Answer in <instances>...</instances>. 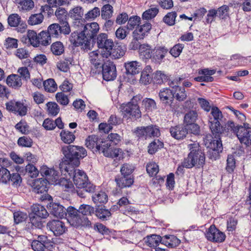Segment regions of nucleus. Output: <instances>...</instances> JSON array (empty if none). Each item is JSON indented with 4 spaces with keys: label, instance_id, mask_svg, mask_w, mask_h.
<instances>
[{
    "label": "nucleus",
    "instance_id": "nucleus-1",
    "mask_svg": "<svg viewBox=\"0 0 251 251\" xmlns=\"http://www.w3.org/2000/svg\"><path fill=\"white\" fill-rule=\"evenodd\" d=\"M61 151L64 157L59 164L61 172L68 173L73 178L76 188H83L86 192L93 193L95 191L96 186L89 181L84 171L75 169L79 165L80 159L87 155L86 150L82 147L69 145L63 147Z\"/></svg>",
    "mask_w": 251,
    "mask_h": 251
},
{
    "label": "nucleus",
    "instance_id": "nucleus-2",
    "mask_svg": "<svg viewBox=\"0 0 251 251\" xmlns=\"http://www.w3.org/2000/svg\"><path fill=\"white\" fill-rule=\"evenodd\" d=\"M190 152L183 161V166L186 168H192L194 166L200 168L205 164V154L198 143L188 145Z\"/></svg>",
    "mask_w": 251,
    "mask_h": 251
},
{
    "label": "nucleus",
    "instance_id": "nucleus-3",
    "mask_svg": "<svg viewBox=\"0 0 251 251\" xmlns=\"http://www.w3.org/2000/svg\"><path fill=\"white\" fill-rule=\"evenodd\" d=\"M223 116L221 111L217 106H212L210 115L209 116L208 121L209 127L213 135H221L223 131L221 125Z\"/></svg>",
    "mask_w": 251,
    "mask_h": 251
},
{
    "label": "nucleus",
    "instance_id": "nucleus-4",
    "mask_svg": "<svg viewBox=\"0 0 251 251\" xmlns=\"http://www.w3.org/2000/svg\"><path fill=\"white\" fill-rule=\"evenodd\" d=\"M49 183L47 179L40 178L35 179L32 183L33 192L36 194L41 195L38 197L42 201L50 200L51 197L47 194Z\"/></svg>",
    "mask_w": 251,
    "mask_h": 251
},
{
    "label": "nucleus",
    "instance_id": "nucleus-5",
    "mask_svg": "<svg viewBox=\"0 0 251 251\" xmlns=\"http://www.w3.org/2000/svg\"><path fill=\"white\" fill-rule=\"evenodd\" d=\"M97 44L98 48L101 49L100 55L102 57L108 58L110 56V50L114 47L113 40L108 39L106 34L102 33L97 36Z\"/></svg>",
    "mask_w": 251,
    "mask_h": 251
},
{
    "label": "nucleus",
    "instance_id": "nucleus-6",
    "mask_svg": "<svg viewBox=\"0 0 251 251\" xmlns=\"http://www.w3.org/2000/svg\"><path fill=\"white\" fill-rule=\"evenodd\" d=\"M31 247L34 251H54L55 244L47 236L41 235L32 241Z\"/></svg>",
    "mask_w": 251,
    "mask_h": 251
},
{
    "label": "nucleus",
    "instance_id": "nucleus-7",
    "mask_svg": "<svg viewBox=\"0 0 251 251\" xmlns=\"http://www.w3.org/2000/svg\"><path fill=\"white\" fill-rule=\"evenodd\" d=\"M198 117L196 111L190 110L183 118V124L189 128V132L194 135H199L200 132V126L196 123Z\"/></svg>",
    "mask_w": 251,
    "mask_h": 251
},
{
    "label": "nucleus",
    "instance_id": "nucleus-8",
    "mask_svg": "<svg viewBox=\"0 0 251 251\" xmlns=\"http://www.w3.org/2000/svg\"><path fill=\"white\" fill-rule=\"evenodd\" d=\"M214 137L209 143V150L207 152L208 157L212 161L216 160L220 157V153L223 151V145L221 139V135H213Z\"/></svg>",
    "mask_w": 251,
    "mask_h": 251
},
{
    "label": "nucleus",
    "instance_id": "nucleus-9",
    "mask_svg": "<svg viewBox=\"0 0 251 251\" xmlns=\"http://www.w3.org/2000/svg\"><path fill=\"white\" fill-rule=\"evenodd\" d=\"M120 108L124 117L137 119L141 117L139 106L133 101L123 103Z\"/></svg>",
    "mask_w": 251,
    "mask_h": 251
},
{
    "label": "nucleus",
    "instance_id": "nucleus-10",
    "mask_svg": "<svg viewBox=\"0 0 251 251\" xmlns=\"http://www.w3.org/2000/svg\"><path fill=\"white\" fill-rule=\"evenodd\" d=\"M100 29L99 25L97 23L93 22L86 24L82 31L85 34L87 39L86 46L87 48H92L95 43V37Z\"/></svg>",
    "mask_w": 251,
    "mask_h": 251
},
{
    "label": "nucleus",
    "instance_id": "nucleus-11",
    "mask_svg": "<svg viewBox=\"0 0 251 251\" xmlns=\"http://www.w3.org/2000/svg\"><path fill=\"white\" fill-rule=\"evenodd\" d=\"M48 32L52 37L58 38L61 34H69L71 28L68 22L62 24L54 23L50 25L48 28Z\"/></svg>",
    "mask_w": 251,
    "mask_h": 251
},
{
    "label": "nucleus",
    "instance_id": "nucleus-12",
    "mask_svg": "<svg viewBox=\"0 0 251 251\" xmlns=\"http://www.w3.org/2000/svg\"><path fill=\"white\" fill-rule=\"evenodd\" d=\"M233 131L241 144H245L247 147L251 146V130L240 126L234 127Z\"/></svg>",
    "mask_w": 251,
    "mask_h": 251
},
{
    "label": "nucleus",
    "instance_id": "nucleus-13",
    "mask_svg": "<svg viewBox=\"0 0 251 251\" xmlns=\"http://www.w3.org/2000/svg\"><path fill=\"white\" fill-rule=\"evenodd\" d=\"M102 74L104 80L106 81L113 80L117 76L116 66L111 61H105L102 66Z\"/></svg>",
    "mask_w": 251,
    "mask_h": 251
},
{
    "label": "nucleus",
    "instance_id": "nucleus-14",
    "mask_svg": "<svg viewBox=\"0 0 251 251\" xmlns=\"http://www.w3.org/2000/svg\"><path fill=\"white\" fill-rule=\"evenodd\" d=\"M87 37L82 30L72 32L70 37V41L75 47L81 46L84 50H90L91 48L86 46Z\"/></svg>",
    "mask_w": 251,
    "mask_h": 251
},
{
    "label": "nucleus",
    "instance_id": "nucleus-15",
    "mask_svg": "<svg viewBox=\"0 0 251 251\" xmlns=\"http://www.w3.org/2000/svg\"><path fill=\"white\" fill-rule=\"evenodd\" d=\"M205 237L209 241L221 243L225 241L226 235L217 228L214 225H212L206 230Z\"/></svg>",
    "mask_w": 251,
    "mask_h": 251
},
{
    "label": "nucleus",
    "instance_id": "nucleus-16",
    "mask_svg": "<svg viewBox=\"0 0 251 251\" xmlns=\"http://www.w3.org/2000/svg\"><path fill=\"white\" fill-rule=\"evenodd\" d=\"M169 52V49L164 46L157 45L152 49V62L160 64Z\"/></svg>",
    "mask_w": 251,
    "mask_h": 251
},
{
    "label": "nucleus",
    "instance_id": "nucleus-17",
    "mask_svg": "<svg viewBox=\"0 0 251 251\" xmlns=\"http://www.w3.org/2000/svg\"><path fill=\"white\" fill-rule=\"evenodd\" d=\"M158 96L162 103L165 106H171L174 100V93L173 90L168 88L161 89Z\"/></svg>",
    "mask_w": 251,
    "mask_h": 251
},
{
    "label": "nucleus",
    "instance_id": "nucleus-18",
    "mask_svg": "<svg viewBox=\"0 0 251 251\" xmlns=\"http://www.w3.org/2000/svg\"><path fill=\"white\" fill-rule=\"evenodd\" d=\"M171 136L176 140L183 139L189 132V128L184 124L171 126L170 128Z\"/></svg>",
    "mask_w": 251,
    "mask_h": 251
},
{
    "label": "nucleus",
    "instance_id": "nucleus-19",
    "mask_svg": "<svg viewBox=\"0 0 251 251\" xmlns=\"http://www.w3.org/2000/svg\"><path fill=\"white\" fill-rule=\"evenodd\" d=\"M99 151L101 152L106 157L114 158L118 157L119 152H121L122 150L114 148L107 142H103Z\"/></svg>",
    "mask_w": 251,
    "mask_h": 251
},
{
    "label": "nucleus",
    "instance_id": "nucleus-20",
    "mask_svg": "<svg viewBox=\"0 0 251 251\" xmlns=\"http://www.w3.org/2000/svg\"><path fill=\"white\" fill-rule=\"evenodd\" d=\"M47 226L55 236L61 235L67 230L64 223L60 220H53L49 221Z\"/></svg>",
    "mask_w": 251,
    "mask_h": 251
},
{
    "label": "nucleus",
    "instance_id": "nucleus-21",
    "mask_svg": "<svg viewBox=\"0 0 251 251\" xmlns=\"http://www.w3.org/2000/svg\"><path fill=\"white\" fill-rule=\"evenodd\" d=\"M47 208L50 214L56 217L62 218L67 216L66 208L59 203L50 202Z\"/></svg>",
    "mask_w": 251,
    "mask_h": 251
},
{
    "label": "nucleus",
    "instance_id": "nucleus-22",
    "mask_svg": "<svg viewBox=\"0 0 251 251\" xmlns=\"http://www.w3.org/2000/svg\"><path fill=\"white\" fill-rule=\"evenodd\" d=\"M151 29V25L149 22H146L140 25H139L133 32V38L143 39L148 35Z\"/></svg>",
    "mask_w": 251,
    "mask_h": 251
},
{
    "label": "nucleus",
    "instance_id": "nucleus-23",
    "mask_svg": "<svg viewBox=\"0 0 251 251\" xmlns=\"http://www.w3.org/2000/svg\"><path fill=\"white\" fill-rule=\"evenodd\" d=\"M134 177L122 175H117L115 177L116 186L120 189L130 187L134 183Z\"/></svg>",
    "mask_w": 251,
    "mask_h": 251
},
{
    "label": "nucleus",
    "instance_id": "nucleus-24",
    "mask_svg": "<svg viewBox=\"0 0 251 251\" xmlns=\"http://www.w3.org/2000/svg\"><path fill=\"white\" fill-rule=\"evenodd\" d=\"M103 140L100 139L98 135H92L89 136L85 140L86 147L90 149L96 148V151H99L100 149L101 144H102Z\"/></svg>",
    "mask_w": 251,
    "mask_h": 251
},
{
    "label": "nucleus",
    "instance_id": "nucleus-25",
    "mask_svg": "<svg viewBox=\"0 0 251 251\" xmlns=\"http://www.w3.org/2000/svg\"><path fill=\"white\" fill-rule=\"evenodd\" d=\"M41 218L32 216V214L29 215V222H28L25 227V230L30 231L31 230L34 228L41 229L43 226V223L41 220Z\"/></svg>",
    "mask_w": 251,
    "mask_h": 251
},
{
    "label": "nucleus",
    "instance_id": "nucleus-26",
    "mask_svg": "<svg viewBox=\"0 0 251 251\" xmlns=\"http://www.w3.org/2000/svg\"><path fill=\"white\" fill-rule=\"evenodd\" d=\"M39 34H37L34 30H28L26 37L22 38V41L27 43V40L30 44L34 47L39 46Z\"/></svg>",
    "mask_w": 251,
    "mask_h": 251
},
{
    "label": "nucleus",
    "instance_id": "nucleus-27",
    "mask_svg": "<svg viewBox=\"0 0 251 251\" xmlns=\"http://www.w3.org/2000/svg\"><path fill=\"white\" fill-rule=\"evenodd\" d=\"M146 245L150 247H157L159 243L162 244L163 237H161L160 235L156 234H151L147 236L144 238Z\"/></svg>",
    "mask_w": 251,
    "mask_h": 251
},
{
    "label": "nucleus",
    "instance_id": "nucleus-28",
    "mask_svg": "<svg viewBox=\"0 0 251 251\" xmlns=\"http://www.w3.org/2000/svg\"><path fill=\"white\" fill-rule=\"evenodd\" d=\"M124 66L127 74L134 75L138 74L141 70L140 63L136 61L125 62Z\"/></svg>",
    "mask_w": 251,
    "mask_h": 251
},
{
    "label": "nucleus",
    "instance_id": "nucleus-29",
    "mask_svg": "<svg viewBox=\"0 0 251 251\" xmlns=\"http://www.w3.org/2000/svg\"><path fill=\"white\" fill-rule=\"evenodd\" d=\"M180 243V240L173 235H166L163 236L162 244L170 248H174Z\"/></svg>",
    "mask_w": 251,
    "mask_h": 251
},
{
    "label": "nucleus",
    "instance_id": "nucleus-30",
    "mask_svg": "<svg viewBox=\"0 0 251 251\" xmlns=\"http://www.w3.org/2000/svg\"><path fill=\"white\" fill-rule=\"evenodd\" d=\"M7 84L14 89L19 88L22 85V79L18 75L12 74L8 76L6 79Z\"/></svg>",
    "mask_w": 251,
    "mask_h": 251
},
{
    "label": "nucleus",
    "instance_id": "nucleus-31",
    "mask_svg": "<svg viewBox=\"0 0 251 251\" xmlns=\"http://www.w3.org/2000/svg\"><path fill=\"white\" fill-rule=\"evenodd\" d=\"M32 212L35 216L40 218H46L49 216V213L46 208L39 204H33L32 206Z\"/></svg>",
    "mask_w": 251,
    "mask_h": 251
},
{
    "label": "nucleus",
    "instance_id": "nucleus-32",
    "mask_svg": "<svg viewBox=\"0 0 251 251\" xmlns=\"http://www.w3.org/2000/svg\"><path fill=\"white\" fill-rule=\"evenodd\" d=\"M94 213L98 218L102 220H106L111 215L110 211L105 209L104 206H96Z\"/></svg>",
    "mask_w": 251,
    "mask_h": 251
},
{
    "label": "nucleus",
    "instance_id": "nucleus-33",
    "mask_svg": "<svg viewBox=\"0 0 251 251\" xmlns=\"http://www.w3.org/2000/svg\"><path fill=\"white\" fill-rule=\"evenodd\" d=\"M139 52L140 57L143 58L152 59V50L151 49L149 45L146 44L141 45Z\"/></svg>",
    "mask_w": 251,
    "mask_h": 251
},
{
    "label": "nucleus",
    "instance_id": "nucleus-34",
    "mask_svg": "<svg viewBox=\"0 0 251 251\" xmlns=\"http://www.w3.org/2000/svg\"><path fill=\"white\" fill-rule=\"evenodd\" d=\"M176 99L179 101H184L187 98V94L185 89L178 85L173 87Z\"/></svg>",
    "mask_w": 251,
    "mask_h": 251
},
{
    "label": "nucleus",
    "instance_id": "nucleus-35",
    "mask_svg": "<svg viewBox=\"0 0 251 251\" xmlns=\"http://www.w3.org/2000/svg\"><path fill=\"white\" fill-rule=\"evenodd\" d=\"M61 140L66 144H70L73 143L75 140V137L74 134L68 130H62L60 133Z\"/></svg>",
    "mask_w": 251,
    "mask_h": 251
},
{
    "label": "nucleus",
    "instance_id": "nucleus-36",
    "mask_svg": "<svg viewBox=\"0 0 251 251\" xmlns=\"http://www.w3.org/2000/svg\"><path fill=\"white\" fill-rule=\"evenodd\" d=\"M126 50V48L121 46H116L114 49L112 48L110 51V56L112 58L118 59L123 56L125 54Z\"/></svg>",
    "mask_w": 251,
    "mask_h": 251
},
{
    "label": "nucleus",
    "instance_id": "nucleus-37",
    "mask_svg": "<svg viewBox=\"0 0 251 251\" xmlns=\"http://www.w3.org/2000/svg\"><path fill=\"white\" fill-rule=\"evenodd\" d=\"M47 2L49 5L42 6L40 9L41 12L50 11L51 10V7H56L66 4L62 0H47Z\"/></svg>",
    "mask_w": 251,
    "mask_h": 251
},
{
    "label": "nucleus",
    "instance_id": "nucleus-38",
    "mask_svg": "<svg viewBox=\"0 0 251 251\" xmlns=\"http://www.w3.org/2000/svg\"><path fill=\"white\" fill-rule=\"evenodd\" d=\"M92 200L95 203H105L108 201V196L103 191L98 192L92 196Z\"/></svg>",
    "mask_w": 251,
    "mask_h": 251
},
{
    "label": "nucleus",
    "instance_id": "nucleus-39",
    "mask_svg": "<svg viewBox=\"0 0 251 251\" xmlns=\"http://www.w3.org/2000/svg\"><path fill=\"white\" fill-rule=\"evenodd\" d=\"M50 50L53 54L60 55L64 52V47L62 42L57 41L51 45Z\"/></svg>",
    "mask_w": 251,
    "mask_h": 251
},
{
    "label": "nucleus",
    "instance_id": "nucleus-40",
    "mask_svg": "<svg viewBox=\"0 0 251 251\" xmlns=\"http://www.w3.org/2000/svg\"><path fill=\"white\" fill-rule=\"evenodd\" d=\"M40 172L43 176H46L49 179L51 178V176L55 179L57 176V173L54 169H50L46 166H42Z\"/></svg>",
    "mask_w": 251,
    "mask_h": 251
},
{
    "label": "nucleus",
    "instance_id": "nucleus-41",
    "mask_svg": "<svg viewBox=\"0 0 251 251\" xmlns=\"http://www.w3.org/2000/svg\"><path fill=\"white\" fill-rule=\"evenodd\" d=\"M42 12L37 14H32L27 21V23L29 25H36L40 24L43 21L44 16Z\"/></svg>",
    "mask_w": 251,
    "mask_h": 251
},
{
    "label": "nucleus",
    "instance_id": "nucleus-42",
    "mask_svg": "<svg viewBox=\"0 0 251 251\" xmlns=\"http://www.w3.org/2000/svg\"><path fill=\"white\" fill-rule=\"evenodd\" d=\"M135 169V167L128 163L123 164L120 169L121 175L131 177H134L132 175Z\"/></svg>",
    "mask_w": 251,
    "mask_h": 251
},
{
    "label": "nucleus",
    "instance_id": "nucleus-43",
    "mask_svg": "<svg viewBox=\"0 0 251 251\" xmlns=\"http://www.w3.org/2000/svg\"><path fill=\"white\" fill-rule=\"evenodd\" d=\"M47 112L49 115L56 116L60 111V108L56 102H48L46 104Z\"/></svg>",
    "mask_w": 251,
    "mask_h": 251
},
{
    "label": "nucleus",
    "instance_id": "nucleus-44",
    "mask_svg": "<svg viewBox=\"0 0 251 251\" xmlns=\"http://www.w3.org/2000/svg\"><path fill=\"white\" fill-rule=\"evenodd\" d=\"M163 147V143L159 140H154L151 142L148 146V152L151 154H153L156 152L158 149Z\"/></svg>",
    "mask_w": 251,
    "mask_h": 251
},
{
    "label": "nucleus",
    "instance_id": "nucleus-45",
    "mask_svg": "<svg viewBox=\"0 0 251 251\" xmlns=\"http://www.w3.org/2000/svg\"><path fill=\"white\" fill-rule=\"evenodd\" d=\"M43 85L46 91L50 93L55 92L57 88V84L54 80L52 78H49L43 82Z\"/></svg>",
    "mask_w": 251,
    "mask_h": 251
},
{
    "label": "nucleus",
    "instance_id": "nucleus-46",
    "mask_svg": "<svg viewBox=\"0 0 251 251\" xmlns=\"http://www.w3.org/2000/svg\"><path fill=\"white\" fill-rule=\"evenodd\" d=\"M69 16L74 20L83 18V9L80 6H76L70 10Z\"/></svg>",
    "mask_w": 251,
    "mask_h": 251
},
{
    "label": "nucleus",
    "instance_id": "nucleus-47",
    "mask_svg": "<svg viewBox=\"0 0 251 251\" xmlns=\"http://www.w3.org/2000/svg\"><path fill=\"white\" fill-rule=\"evenodd\" d=\"M147 138L158 137L160 135L159 127L156 125H151L147 126Z\"/></svg>",
    "mask_w": 251,
    "mask_h": 251
},
{
    "label": "nucleus",
    "instance_id": "nucleus-48",
    "mask_svg": "<svg viewBox=\"0 0 251 251\" xmlns=\"http://www.w3.org/2000/svg\"><path fill=\"white\" fill-rule=\"evenodd\" d=\"M39 45L47 46L51 43V36L48 31H42L39 33Z\"/></svg>",
    "mask_w": 251,
    "mask_h": 251
},
{
    "label": "nucleus",
    "instance_id": "nucleus-49",
    "mask_svg": "<svg viewBox=\"0 0 251 251\" xmlns=\"http://www.w3.org/2000/svg\"><path fill=\"white\" fill-rule=\"evenodd\" d=\"M113 12V7L109 4H105L101 8V17L103 19H109L112 17Z\"/></svg>",
    "mask_w": 251,
    "mask_h": 251
},
{
    "label": "nucleus",
    "instance_id": "nucleus-50",
    "mask_svg": "<svg viewBox=\"0 0 251 251\" xmlns=\"http://www.w3.org/2000/svg\"><path fill=\"white\" fill-rule=\"evenodd\" d=\"M127 21L126 28L129 30H132L136 26H139L141 18L138 16H132L129 19L128 18Z\"/></svg>",
    "mask_w": 251,
    "mask_h": 251
},
{
    "label": "nucleus",
    "instance_id": "nucleus-51",
    "mask_svg": "<svg viewBox=\"0 0 251 251\" xmlns=\"http://www.w3.org/2000/svg\"><path fill=\"white\" fill-rule=\"evenodd\" d=\"M236 167L235 159L233 155H228L226 160V170L229 174L233 173Z\"/></svg>",
    "mask_w": 251,
    "mask_h": 251
},
{
    "label": "nucleus",
    "instance_id": "nucleus-52",
    "mask_svg": "<svg viewBox=\"0 0 251 251\" xmlns=\"http://www.w3.org/2000/svg\"><path fill=\"white\" fill-rule=\"evenodd\" d=\"M8 25L11 27H16L22 21L21 17L17 14H12L8 18Z\"/></svg>",
    "mask_w": 251,
    "mask_h": 251
},
{
    "label": "nucleus",
    "instance_id": "nucleus-53",
    "mask_svg": "<svg viewBox=\"0 0 251 251\" xmlns=\"http://www.w3.org/2000/svg\"><path fill=\"white\" fill-rule=\"evenodd\" d=\"M78 210L79 213L82 214L83 215L91 216L94 213L95 208L90 205L83 204L80 205Z\"/></svg>",
    "mask_w": 251,
    "mask_h": 251
},
{
    "label": "nucleus",
    "instance_id": "nucleus-54",
    "mask_svg": "<svg viewBox=\"0 0 251 251\" xmlns=\"http://www.w3.org/2000/svg\"><path fill=\"white\" fill-rule=\"evenodd\" d=\"M159 12L157 7H153L143 12L142 14V19L143 20H149L156 16Z\"/></svg>",
    "mask_w": 251,
    "mask_h": 251
},
{
    "label": "nucleus",
    "instance_id": "nucleus-55",
    "mask_svg": "<svg viewBox=\"0 0 251 251\" xmlns=\"http://www.w3.org/2000/svg\"><path fill=\"white\" fill-rule=\"evenodd\" d=\"M133 133L139 139H147V130L146 126H138L134 129Z\"/></svg>",
    "mask_w": 251,
    "mask_h": 251
},
{
    "label": "nucleus",
    "instance_id": "nucleus-56",
    "mask_svg": "<svg viewBox=\"0 0 251 251\" xmlns=\"http://www.w3.org/2000/svg\"><path fill=\"white\" fill-rule=\"evenodd\" d=\"M142 103L146 111H151L156 108V102L152 99L145 98L143 100Z\"/></svg>",
    "mask_w": 251,
    "mask_h": 251
},
{
    "label": "nucleus",
    "instance_id": "nucleus-57",
    "mask_svg": "<svg viewBox=\"0 0 251 251\" xmlns=\"http://www.w3.org/2000/svg\"><path fill=\"white\" fill-rule=\"evenodd\" d=\"M55 15L59 20V23L68 22L67 21V12L65 8L59 7L55 12Z\"/></svg>",
    "mask_w": 251,
    "mask_h": 251
},
{
    "label": "nucleus",
    "instance_id": "nucleus-58",
    "mask_svg": "<svg viewBox=\"0 0 251 251\" xmlns=\"http://www.w3.org/2000/svg\"><path fill=\"white\" fill-rule=\"evenodd\" d=\"M10 172L5 168H0V181L3 183H7L10 179Z\"/></svg>",
    "mask_w": 251,
    "mask_h": 251
},
{
    "label": "nucleus",
    "instance_id": "nucleus-59",
    "mask_svg": "<svg viewBox=\"0 0 251 251\" xmlns=\"http://www.w3.org/2000/svg\"><path fill=\"white\" fill-rule=\"evenodd\" d=\"M229 7L228 6L224 5L217 10V16L220 19H226L229 17Z\"/></svg>",
    "mask_w": 251,
    "mask_h": 251
},
{
    "label": "nucleus",
    "instance_id": "nucleus-60",
    "mask_svg": "<svg viewBox=\"0 0 251 251\" xmlns=\"http://www.w3.org/2000/svg\"><path fill=\"white\" fill-rule=\"evenodd\" d=\"M147 173L151 176L156 175L159 172V167L155 162H151L147 164L146 167Z\"/></svg>",
    "mask_w": 251,
    "mask_h": 251
},
{
    "label": "nucleus",
    "instance_id": "nucleus-61",
    "mask_svg": "<svg viewBox=\"0 0 251 251\" xmlns=\"http://www.w3.org/2000/svg\"><path fill=\"white\" fill-rule=\"evenodd\" d=\"M177 16L176 12H169L163 18V21L169 25H173L175 24V20Z\"/></svg>",
    "mask_w": 251,
    "mask_h": 251
},
{
    "label": "nucleus",
    "instance_id": "nucleus-62",
    "mask_svg": "<svg viewBox=\"0 0 251 251\" xmlns=\"http://www.w3.org/2000/svg\"><path fill=\"white\" fill-rule=\"evenodd\" d=\"M94 229L102 235H109L111 233L108 227L100 223H97L94 225Z\"/></svg>",
    "mask_w": 251,
    "mask_h": 251
},
{
    "label": "nucleus",
    "instance_id": "nucleus-63",
    "mask_svg": "<svg viewBox=\"0 0 251 251\" xmlns=\"http://www.w3.org/2000/svg\"><path fill=\"white\" fill-rule=\"evenodd\" d=\"M184 45L182 44H177L175 45L172 48L169 50V52L174 57H177L179 56L182 52Z\"/></svg>",
    "mask_w": 251,
    "mask_h": 251
},
{
    "label": "nucleus",
    "instance_id": "nucleus-64",
    "mask_svg": "<svg viewBox=\"0 0 251 251\" xmlns=\"http://www.w3.org/2000/svg\"><path fill=\"white\" fill-rule=\"evenodd\" d=\"M14 222L16 224L24 222L27 218L26 213L21 212H15L13 214Z\"/></svg>",
    "mask_w": 251,
    "mask_h": 251
}]
</instances>
